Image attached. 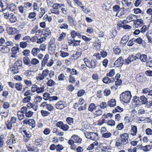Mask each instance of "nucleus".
Masks as SVG:
<instances>
[{
	"label": "nucleus",
	"instance_id": "1",
	"mask_svg": "<svg viewBox=\"0 0 152 152\" xmlns=\"http://www.w3.org/2000/svg\"><path fill=\"white\" fill-rule=\"evenodd\" d=\"M132 96L131 92L129 91H126L120 94V100L121 102L128 104L130 102Z\"/></svg>",
	"mask_w": 152,
	"mask_h": 152
},
{
	"label": "nucleus",
	"instance_id": "2",
	"mask_svg": "<svg viewBox=\"0 0 152 152\" xmlns=\"http://www.w3.org/2000/svg\"><path fill=\"white\" fill-rule=\"evenodd\" d=\"M20 132L23 135V141L25 142H27L31 137V134L28 131L27 132L26 130H20Z\"/></svg>",
	"mask_w": 152,
	"mask_h": 152
},
{
	"label": "nucleus",
	"instance_id": "3",
	"mask_svg": "<svg viewBox=\"0 0 152 152\" xmlns=\"http://www.w3.org/2000/svg\"><path fill=\"white\" fill-rule=\"evenodd\" d=\"M8 7V1L7 0H1L0 1V12L4 11Z\"/></svg>",
	"mask_w": 152,
	"mask_h": 152
},
{
	"label": "nucleus",
	"instance_id": "4",
	"mask_svg": "<svg viewBox=\"0 0 152 152\" xmlns=\"http://www.w3.org/2000/svg\"><path fill=\"white\" fill-rule=\"evenodd\" d=\"M133 20L134 26L136 28H139L142 26L144 24L143 20L141 18Z\"/></svg>",
	"mask_w": 152,
	"mask_h": 152
},
{
	"label": "nucleus",
	"instance_id": "5",
	"mask_svg": "<svg viewBox=\"0 0 152 152\" xmlns=\"http://www.w3.org/2000/svg\"><path fill=\"white\" fill-rule=\"evenodd\" d=\"M120 137L121 138V140H120L122 142L123 145H126L128 142V141L129 136L128 134L124 133L121 134Z\"/></svg>",
	"mask_w": 152,
	"mask_h": 152
},
{
	"label": "nucleus",
	"instance_id": "6",
	"mask_svg": "<svg viewBox=\"0 0 152 152\" xmlns=\"http://www.w3.org/2000/svg\"><path fill=\"white\" fill-rule=\"evenodd\" d=\"M56 125L64 131H67L69 128V126L68 125L64 124L63 122L61 121L58 122L56 123Z\"/></svg>",
	"mask_w": 152,
	"mask_h": 152
},
{
	"label": "nucleus",
	"instance_id": "7",
	"mask_svg": "<svg viewBox=\"0 0 152 152\" xmlns=\"http://www.w3.org/2000/svg\"><path fill=\"white\" fill-rule=\"evenodd\" d=\"M68 42L69 44V45L70 44H73L72 45L74 46H77L80 45V41L78 40H76L74 39H71L70 38H68Z\"/></svg>",
	"mask_w": 152,
	"mask_h": 152
},
{
	"label": "nucleus",
	"instance_id": "8",
	"mask_svg": "<svg viewBox=\"0 0 152 152\" xmlns=\"http://www.w3.org/2000/svg\"><path fill=\"white\" fill-rule=\"evenodd\" d=\"M124 60L122 56H120L115 61L114 65H117V67L121 66L124 64Z\"/></svg>",
	"mask_w": 152,
	"mask_h": 152
},
{
	"label": "nucleus",
	"instance_id": "9",
	"mask_svg": "<svg viewBox=\"0 0 152 152\" xmlns=\"http://www.w3.org/2000/svg\"><path fill=\"white\" fill-rule=\"evenodd\" d=\"M137 58H138L135 56L133 55L129 56L128 58L125 59V61L127 64H129L131 62L135 60Z\"/></svg>",
	"mask_w": 152,
	"mask_h": 152
},
{
	"label": "nucleus",
	"instance_id": "10",
	"mask_svg": "<svg viewBox=\"0 0 152 152\" xmlns=\"http://www.w3.org/2000/svg\"><path fill=\"white\" fill-rule=\"evenodd\" d=\"M56 107L58 109L61 110L66 107V104L62 101L58 102L55 104Z\"/></svg>",
	"mask_w": 152,
	"mask_h": 152
},
{
	"label": "nucleus",
	"instance_id": "11",
	"mask_svg": "<svg viewBox=\"0 0 152 152\" xmlns=\"http://www.w3.org/2000/svg\"><path fill=\"white\" fill-rule=\"evenodd\" d=\"M12 137L9 138L6 141V143L7 145H12L13 144L16 143V140L14 138L15 137L14 135L12 134Z\"/></svg>",
	"mask_w": 152,
	"mask_h": 152
},
{
	"label": "nucleus",
	"instance_id": "12",
	"mask_svg": "<svg viewBox=\"0 0 152 152\" xmlns=\"http://www.w3.org/2000/svg\"><path fill=\"white\" fill-rule=\"evenodd\" d=\"M52 8L50 9V11L51 13L54 14L56 15H58L59 14V11L58 9L57 6L55 4V3L53 4L52 6Z\"/></svg>",
	"mask_w": 152,
	"mask_h": 152
},
{
	"label": "nucleus",
	"instance_id": "13",
	"mask_svg": "<svg viewBox=\"0 0 152 152\" xmlns=\"http://www.w3.org/2000/svg\"><path fill=\"white\" fill-rule=\"evenodd\" d=\"M71 36L72 37L71 39H73L77 36L78 37L80 38L81 37L82 35L81 34L78 32H76L75 31L72 30L71 32Z\"/></svg>",
	"mask_w": 152,
	"mask_h": 152
},
{
	"label": "nucleus",
	"instance_id": "14",
	"mask_svg": "<svg viewBox=\"0 0 152 152\" xmlns=\"http://www.w3.org/2000/svg\"><path fill=\"white\" fill-rule=\"evenodd\" d=\"M7 31L9 34L13 35L17 33L18 30L15 28L10 27L8 28Z\"/></svg>",
	"mask_w": 152,
	"mask_h": 152
},
{
	"label": "nucleus",
	"instance_id": "15",
	"mask_svg": "<svg viewBox=\"0 0 152 152\" xmlns=\"http://www.w3.org/2000/svg\"><path fill=\"white\" fill-rule=\"evenodd\" d=\"M72 138L73 139L75 142L80 143L82 141V139L77 135H73L72 136Z\"/></svg>",
	"mask_w": 152,
	"mask_h": 152
},
{
	"label": "nucleus",
	"instance_id": "16",
	"mask_svg": "<svg viewBox=\"0 0 152 152\" xmlns=\"http://www.w3.org/2000/svg\"><path fill=\"white\" fill-rule=\"evenodd\" d=\"M140 104H145L147 102V99L144 96L142 95L140 97Z\"/></svg>",
	"mask_w": 152,
	"mask_h": 152
},
{
	"label": "nucleus",
	"instance_id": "17",
	"mask_svg": "<svg viewBox=\"0 0 152 152\" xmlns=\"http://www.w3.org/2000/svg\"><path fill=\"white\" fill-rule=\"evenodd\" d=\"M49 56L48 54H46L44 56L43 60L42 61L41 66L42 67L45 66L46 63H47L49 58Z\"/></svg>",
	"mask_w": 152,
	"mask_h": 152
},
{
	"label": "nucleus",
	"instance_id": "18",
	"mask_svg": "<svg viewBox=\"0 0 152 152\" xmlns=\"http://www.w3.org/2000/svg\"><path fill=\"white\" fill-rule=\"evenodd\" d=\"M40 51V50L39 48H34L32 49L31 51V53L34 56H35Z\"/></svg>",
	"mask_w": 152,
	"mask_h": 152
},
{
	"label": "nucleus",
	"instance_id": "19",
	"mask_svg": "<svg viewBox=\"0 0 152 152\" xmlns=\"http://www.w3.org/2000/svg\"><path fill=\"white\" fill-rule=\"evenodd\" d=\"M116 100L114 99H112L107 102L108 106L110 107H114L116 105Z\"/></svg>",
	"mask_w": 152,
	"mask_h": 152
},
{
	"label": "nucleus",
	"instance_id": "20",
	"mask_svg": "<svg viewBox=\"0 0 152 152\" xmlns=\"http://www.w3.org/2000/svg\"><path fill=\"white\" fill-rule=\"evenodd\" d=\"M97 64V62L95 60H92L89 68L94 69L96 66Z\"/></svg>",
	"mask_w": 152,
	"mask_h": 152
},
{
	"label": "nucleus",
	"instance_id": "21",
	"mask_svg": "<svg viewBox=\"0 0 152 152\" xmlns=\"http://www.w3.org/2000/svg\"><path fill=\"white\" fill-rule=\"evenodd\" d=\"M123 145L122 142H121L120 140H118L116 142L115 145L118 148L121 149L122 148Z\"/></svg>",
	"mask_w": 152,
	"mask_h": 152
},
{
	"label": "nucleus",
	"instance_id": "22",
	"mask_svg": "<svg viewBox=\"0 0 152 152\" xmlns=\"http://www.w3.org/2000/svg\"><path fill=\"white\" fill-rule=\"evenodd\" d=\"M113 52L119 55L121 53V50L118 46H115L113 48Z\"/></svg>",
	"mask_w": 152,
	"mask_h": 152
},
{
	"label": "nucleus",
	"instance_id": "23",
	"mask_svg": "<svg viewBox=\"0 0 152 152\" xmlns=\"http://www.w3.org/2000/svg\"><path fill=\"white\" fill-rule=\"evenodd\" d=\"M97 107V106H95L94 104L91 103L89 105L88 110L92 112L94 109H96V107Z\"/></svg>",
	"mask_w": 152,
	"mask_h": 152
},
{
	"label": "nucleus",
	"instance_id": "24",
	"mask_svg": "<svg viewBox=\"0 0 152 152\" xmlns=\"http://www.w3.org/2000/svg\"><path fill=\"white\" fill-rule=\"evenodd\" d=\"M137 131V128L136 126H133L132 127L131 130V134L132 135H136Z\"/></svg>",
	"mask_w": 152,
	"mask_h": 152
},
{
	"label": "nucleus",
	"instance_id": "25",
	"mask_svg": "<svg viewBox=\"0 0 152 152\" xmlns=\"http://www.w3.org/2000/svg\"><path fill=\"white\" fill-rule=\"evenodd\" d=\"M22 61L21 60H17L15 62L14 65L16 67H18L20 69L22 66Z\"/></svg>",
	"mask_w": 152,
	"mask_h": 152
},
{
	"label": "nucleus",
	"instance_id": "26",
	"mask_svg": "<svg viewBox=\"0 0 152 152\" xmlns=\"http://www.w3.org/2000/svg\"><path fill=\"white\" fill-rule=\"evenodd\" d=\"M17 20V18L15 15H10V16L9 18V20L11 23L15 22Z\"/></svg>",
	"mask_w": 152,
	"mask_h": 152
},
{
	"label": "nucleus",
	"instance_id": "27",
	"mask_svg": "<svg viewBox=\"0 0 152 152\" xmlns=\"http://www.w3.org/2000/svg\"><path fill=\"white\" fill-rule=\"evenodd\" d=\"M15 87L17 90L20 91L22 90L23 85L20 83H17L15 84Z\"/></svg>",
	"mask_w": 152,
	"mask_h": 152
},
{
	"label": "nucleus",
	"instance_id": "28",
	"mask_svg": "<svg viewBox=\"0 0 152 152\" xmlns=\"http://www.w3.org/2000/svg\"><path fill=\"white\" fill-rule=\"evenodd\" d=\"M42 140L43 138L42 137H41L39 139H36L35 141V144L37 146L39 145H42L43 143L42 141Z\"/></svg>",
	"mask_w": 152,
	"mask_h": 152
},
{
	"label": "nucleus",
	"instance_id": "29",
	"mask_svg": "<svg viewBox=\"0 0 152 152\" xmlns=\"http://www.w3.org/2000/svg\"><path fill=\"white\" fill-rule=\"evenodd\" d=\"M90 135L91 136V140H94L96 139V137L98 136V133L91 132Z\"/></svg>",
	"mask_w": 152,
	"mask_h": 152
},
{
	"label": "nucleus",
	"instance_id": "30",
	"mask_svg": "<svg viewBox=\"0 0 152 152\" xmlns=\"http://www.w3.org/2000/svg\"><path fill=\"white\" fill-rule=\"evenodd\" d=\"M23 62L24 64L27 65H28L31 63L30 59L27 57H25L23 58Z\"/></svg>",
	"mask_w": 152,
	"mask_h": 152
},
{
	"label": "nucleus",
	"instance_id": "31",
	"mask_svg": "<svg viewBox=\"0 0 152 152\" xmlns=\"http://www.w3.org/2000/svg\"><path fill=\"white\" fill-rule=\"evenodd\" d=\"M122 4L124 7H129L132 4L131 2H128L126 0H123L122 2Z\"/></svg>",
	"mask_w": 152,
	"mask_h": 152
},
{
	"label": "nucleus",
	"instance_id": "32",
	"mask_svg": "<svg viewBox=\"0 0 152 152\" xmlns=\"http://www.w3.org/2000/svg\"><path fill=\"white\" fill-rule=\"evenodd\" d=\"M19 69L18 67H16L14 65L11 68L12 73L13 74H15L18 73L19 72L18 69Z\"/></svg>",
	"mask_w": 152,
	"mask_h": 152
},
{
	"label": "nucleus",
	"instance_id": "33",
	"mask_svg": "<svg viewBox=\"0 0 152 152\" xmlns=\"http://www.w3.org/2000/svg\"><path fill=\"white\" fill-rule=\"evenodd\" d=\"M140 59L142 62H145L147 61V57L145 54L140 55Z\"/></svg>",
	"mask_w": 152,
	"mask_h": 152
},
{
	"label": "nucleus",
	"instance_id": "34",
	"mask_svg": "<svg viewBox=\"0 0 152 152\" xmlns=\"http://www.w3.org/2000/svg\"><path fill=\"white\" fill-rule=\"evenodd\" d=\"M151 149V146L150 145H146L142 147V150L145 152L150 151Z\"/></svg>",
	"mask_w": 152,
	"mask_h": 152
},
{
	"label": "nucleus",
	"instance_id": "35",
	"mask_svg": "<svg viewBox=\"0 0 152 152\" xmlns=\"http://www.w3.org/2000/svg\"><path fill=\"white\" fill-rule=\"evenodd\" d=\"M11 51L13 54H16L19 52V49L18 47H14L12 48Z\"/></svg>",
	"mask_w": 152,
	"mask_h": 152
},
{
	"label": "nucleus",
	"instance_id": "36",
	"mask_svg": "<svg viewBox=\"0 0 152 152\" xmlns=\"http://www.w3.org/2000/svg\"><path fill=\"white\" fill-rule=\"evenodd\" d=\"M41 36H43L42 37L44 38V39L45 40L46 39H48L50 37V34H48V33H43L42 32V34H41Z\"/></svg>",
	"mask_w": 152,
	"mask_h": 152
},
{
	"label": "nucleus",
	"instance_id": "37",
	"mask_svg": "<svg viewBox=\"0 0 152 152\" xmlns=\"http://www.w3.org/2000/svg\"><path fill=\"white\" fill-rule=\"evenodd\" d=\"M137 18V16L131 14L129 16L127 17L126 19L129 20L133 21V20H132V19Z\"/></svg>",
	"mask_w": 152,
	"mask_h": 152
},
{
	"label": "nucleus",
	"instance_id": "38",
	"mask_svg": "<svg viewBox=\"0 0 152 152\" xmlns=\"http://www.w3.org/2000/svg\"><path fill=\"white\" fill-rule=\"evenodd\" d=\"M66 121L68 124L70 125L73 124L74 122L73 118L70 117H67L66 119Z\"/></svg>",
	"mask_w": 152,
	"mask_h": 152
},
{
	"label": "nucleus",
	"instance_id": "39",
	"mask_svg": "<svg viewBox=\"0 0 152 152\" xmlns=\"http://www.w3.org/2000/svg\"><path fill=\"white\" fill-rule=\"evenodd\" d=\"M108 106V104L105 102H102L99 105H98L97 106L98 107H100L102 109H104L105 108H106Z\"/></svg>",
	"mask_w": 152,
	"mask_h": 152
},
{
	"label": "nucleus",
	"instance_id": "40",
	"mask_svg": "<svg viewBox=\"0 0 152 152\" xmlns=\"http://www.w3.org/2000/svg\"><path fill=\"white\" fill-rule=\"evenodd\" d=\"M1 114H2L1 115L2 117L6 118L7 117L9 114V110H7L4 111H2V112L1 113Z\"/></svg>",
	"mask_w": 152,
	"mask_h": 152
},
{
	"label": "nucleus",
	"instance_id": "41",
	"mask_svg": "<svg viewBox=\"0 0 152 152\" xmlns=\"http://www.w3.org/2000/svg\"><path fill=\"white\" fill-rule=\"evenodd\" d=\"M4 136L1 135L0 136V147H2L4 144Z\"/></svg>",
	"mask_w": 152,
	"mask_h": 152
},
{
	"label": "nucleus",
	"instance_id": "42",
	"mask_svg": "<svg viewBox=\"0 0 152 152\" xmlns=\"http://www.w3.org/2000/svg\"><path fill=\"white\" fill-rule=\"evenodd\" d=\"M18 8L19 11L20 13L23 14L24 12H25L26 10L24 9V7L23 6H20L18 7Z\"/></svg>",
	"mask_w": 152,
	"mask_h": 152
},
{
	"label": "nucleus",
	"instance_id": "43",
	"mask_svg": "<svg viewBox=\"0 0 152 152\" xmlns=\"http://www.w3.org/2000/svg\"><path fill=\"white\" fill-rule=\"evenodd\" d=\"M83 60L86 66L89 68L91 61H90L88 59L86 58H84Z\"/></svg>",
	"mask_w": 152,
	"mask_h": 152
},
{
	"label": "nucleus",
	"instance_id": "44",
	"mask_svg": "<svg viewBox=\"0 0 152 152\" xmlns=\"http://www.w3.org/2000/svg\"><path fill=\"white\" fill-rule=\"evenodd\" d=\"M60 56L63 58L68 56L69 55V53H68L65 52L62 50L60 51Z\"/></svg>",
	"mask_w": 152,
	"mask_h": 152
},
{
	"label": "nucleus",
	"instance_id": "45",
	"mask_svg": "<svg viewBox=\"0 0 152 152\" xmlns=\"http://www.w3.org/2000/svg\"><path fill=\"white\" fill-rule=\"evenodd\" d=\"M29 122L28 125L29 126H31L32 128H34L35 126V122L34 120L32 119H29Z\"/></svg>",
	"mask_w": 152,
	"mask_h": 152
},
{
	"label": "nucleus",
	"instance_id": "46",
	"mask_svg": "<svg viewBox=\"0 0 152 152\" xmlns=\"http://www.w3.org/2000/svg\"><path fill=\"white\" fill-rule=\"evenodd\" d=\"M103 82L107 84L110 83V78L107 77H105L102 80Z\"/></svg>",
	"mask_w": 152,
	"mask_h": 152
},
{
	"label": "nucleus",
	"instance_id": "47",
	"mask_svg": "<svg viewBox=\"0 0 152 152\" xmlns=\"http://www.w3.org/2000/svg\"><path fill=\"white\" fill-rule=\"evenodd\" d=\"M81 54V53L77 51L75 54H74L73 55V57L75 59H77L79 57H80Z\"/></svg>",
	"mask_w": 152,
	"mask_h": 152
},
{
	"label": "nucleus",
	"instance_id": "48",
	"mask_svg": "<svg viewBox=\"0 0 152 152\" xmlns=\"http://www.w3.org/2000/svg\"><path fill=\"white\" fill-rule=\"evenodd\" d=\"M42 115L43 117H45L49 115L50 113L48 111L42 110L41 111Z\"/></svg>",
	"mask_w": 152,
	"mask_h": 152
},
{
	"label": "nucleus",
	"instance_id": "49",
	"mask_svg": "<svg viewBox=\"0 0 152 152\" xmlns=\"http://www.w3.org/2000/svg\"><path fill=\"white\" fill-rule=\"evenodd\" d=\"M128 40V37L126 35H124L123 36L121 39V42L123 44H126Z\"/></svg>",
	"mask_w": 152,
	"mask_h": 152
},
{
	"label": "nucleus",
	"instance_id": "50",
	"mask_svg": "<svg viewBox=\"0 0 152 152\" xmlns=\"http://www.w3.org/2000/svg\"><path fill=\"white\" fill-rule=\"evenodd\" d=\"M55 82L52 80H49L47 83V84L49 86H52L54 85Z\"/></svg>",
	"mask_w": 152,
	"mask_h": 152
},
{
	"label": "nucleus",
	"instance_id": "51",
	"mask_svg": "<svg viewBox=\"0 0 152 152\" xmlns=\"http://www.w3.org/2000/svg\"><path fill=\"white\" fill-rule=\"evenodd\" d=\"M140 97L137 96H135L133 97V100L135 103L140 104Z\"/></svg>",
	"mask_w": 152,
	"mask_h": 152
},
{
	"label": "nucleus",
	"instance_id": "52",
	"mask_svg": "<svg viewBox=\"0 0 152 152\" xmlns=\"http://www.w3.org/2000/svg\"><path fill=\"white\" fill-rule=\"evenodd\" d=\"M112 134L110 132H106L102 134V137L104 138H108L111 137Z\"/></svg>",
	"mask_w": 152,
	"mask_h": 152
},
{
	"label": "nucleus",
	"instance_id": "53",
	"mask_svg": "<svg viewBox=\"0 0 152 152\" xmlns=\"http://www.w3.org/2000/svg\"><path fill=\"white\" fill-rule=\"evenodd\" d=\"M102 110L98 108V109L95 111V113H94V114L96 116H99L102 115Z\"/></svg>",
	"mask_w": 152,
	"mask_h": 152
},
{
	"label": "nucleus",
	"instance_id": "54",
	"mask_svg": "<svg viewBox=\"0 0 152 152\" xmlns=\"http://www.w3.org/2000/svg\"><path fill=\"white\" fill-rule=\"evenodd\" d=\"M69 82L70 83H74L76 81V80L74 77L70 75L69 76Z\"/></svg>",
	"mask_w": 152,
	"mask_h": 152
},
{
	"label": "nucleus",
	"instance_id": "55",
	"mask_svg": "<svg viewBox=\"0 0 152 152\" xmlns=\"http://www.w3.org/2000/svg\"><path fill=\"white\" fill-rule=\"evenodd\" d=\"M23 6L26 9L29 8L32 6L31 4L29 2L24 3H23Z\"/></svg>",
	"mask_w": 152,
	"mask_h": 152
},
{
	"label": "nucleus",
	"instance_id": "56",
	"mask_svg": "<svg viewBox=\"0 0 152 152\" xmlns=\"http://www.w3.org/2000/svg\"><path fill=\"white\" fill-rule=\"evenodd\" d=\"M115 74V70L114 69H111L109 73H107L106 75L107 76L112 77Z\"/></svg>",
	"mask_w": 152,
	"mask_h": 152
},
{
	"label": "nucleus",
	"instance_id": "57",
	"mask_svg": "<svg viewBox=\"0 0 152 152\" xmlns=\"http://www.w3.org/2000/svg\"><path fill=\"white\" fill-rule=\"evenodd\" d=\"M39 60L36 58H34L31 61V64L34 65H36L39 63Z\"/></svg>",
	"mask_w": 152,
	"mask_h": 152
},
{
	"label": "nucleus",
	"instance_id": "58",
	"mask_svg": "<svg viewBox=\"0 0 152 152\" xmlns=\"http://www.w3.org/2000/svg\"><path fill=\"white\" fill-rule=\"evenodd\" d=\"M30 53V51L29 50L25 49L23 51L22 53L24 56L27 57L29 55Z\"/></svg>",
	"mask_w": 152,
	"mask_h": 152
},
{
	"label": "nucleus",
	"instance_id": "59",
	"mask_svg": "<svg viewBox=\"0 0 152 152\" xmlns=\"http://www.w3.org/2000/svg\"><path fill=\"white\" fill-rule=\"evenodd\" d=\"M124 128V126L122 123L119 124L116 126V129L117 130H121Z\"/></svg>",
	"mask_w": 152,
	"mask_h": 152
},
{
	"label": "nucleus",
	"instance_id": "60",
	"mask_svg": "<svg viewBox=\"0 0 152 152\" xmlns=\"http://www.w3.org/2000/svg\"><path fill=\"white\" fill-rule=\"evenodd\" d=\"M43 20H48V22H50L52 20V18L51 17H49L47 14L45 15L43 18Z\"/></svg>",
	"mask_w": 152,
	"mask_h": 152
},
{
	"label": "nucleus",
	"instance_id": "61",
	"mask_svg": "<svg viewBox=\"0 0 152 152\" xmlns=\"http://www.w3.org/2000/svg\"><path fill=\"white\" fill-rule=\"evenodd\" d=\"M27 43L26 42H20V47L23 48H25L27 46Z\"/></svg>",
	"mask_w": 152,
	"mask_h": 152
},
{
	"label": "nucleus",
	"instance_id": "62",
	"mask_svg": "<svg viewBox=\"0 0 152 152\" xmlns=\"http://www.w3.org/2000/svg\"><path fill=\"white\" fill-rule=\"evenodd\" d=\"M50 97V94L48 93H45L43 94V99L45 100L48 99L49 100Z\"/></svg>",
	"mask_w": 152,
	"mask_h": 152
},
{
	"label": "nucleus",
	"instance_id": "63",
	"mask_svg": "<svg viewBox=\"0 0 152 152\" xmlns=\"http://www.w3.org/2000/svg\"><path fill=\"white\" fill-rule=\"evenodd\" d=\"M85 93V91L82 89L79 91L77 92V96L79 97L82 96Z\"/></svg>",
	"mask_w": 152,
	"mask_h": 152
},
{
	"label": "nucleus",
	"instance_id": "64",
	"mask_svg": "<svg viewBox=\"0 0 152 152\" xmlns=\"http://www.w3.org/2000/svg\"><path fill=\"white\" fill-rule=\"evenodd\" d=\"M31 99L30 96H27L24 98L23 100V102L24 103H27L30 101Z\"/></svg>",
	"mask_w": 152,
	"mask_h": 152
}]
</instances>
